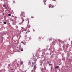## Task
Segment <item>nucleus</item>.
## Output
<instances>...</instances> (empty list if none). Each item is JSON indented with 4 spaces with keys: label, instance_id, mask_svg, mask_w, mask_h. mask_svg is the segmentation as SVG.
I'll list each match as a JSON object with an SVG mask.
<instances>
[{
    "label": "nucleus",
    "instance_id": "2",
    "mask_svg": "<svg viewBox=\"0 0 72 72\" xmlns=\"http://www.w3.org/2000/svg\"><path fill=\"white\" fill-rule=\"evenodd\" d=\"M25 14V13H24V12H21V17H25V15H24Z\"/></svg>",
    "mask_w": 72,
    "mask_h": 72
},
{
    "label": "nucleus",
    "instance_id": "11",
    "mask_svg": "<svg viewBox=\"0 0 72 72\" xmlns=\"http://www.w3.org/2000/svg\"><path fill=\"white\" fill-rule=\"evenodd\" d=\"M31 18H34V17H33V16H32Z\"/></svg>",
    "mask_w": 72,
    "mask_h": 72
},
{
    "label": "nucleus",
    "instance_id": "7",
    "mask_svg": "<svg viewBox=\"0 0 72 72\" xmlns=\"http://www.w3.org/2000/svg\"><path fill=\"white\" fill-rule=\"evenodd\" d=\"M46 1V0H44V3L45 4V3Z\"/></svg>",
    "mask_w": 72,
    "mask_h": 72
},
{
    "label": "nucleus",
    "instance_id": "16",
    "mask_svg": "<svg viewBox=\"0 0 72 72\" xmlns=\"http://www.w3.org/2000/svg\"><path fill=\"white\" fill-rule=\"evenodd\" d=\"M47 62L48 63H49V61H47Z\"/></svg>",
    "mask_w": 72,
    "mask_h": 72
},
{
    "label": "nucleus",
    "instance_id": "22",
    "mask_svg": "<svg viewBox=\"0 0 72 72\" xmlns=\"http://www.w3.org/2000/svg\"><path fill=\"white\" fill-rule=\"evenodd\" d=\"M23 72H26V71H25L24 72V71H22Z\"/></svg>",
    "mask_w": 72,
    "mask_h": 72
},
{
    "label": "nucleus",
    "instance_id": "8",
    "mask_svg": "<svg viewBox=\"0 0 72 72\" xmlns=\"http://www.w3.org/2000/svg\"><path fill=\"white\" fill-rule=\"evenodd\" d=\"M8 16H11V14H9L8 15Z\"/></svg>",
    "mask_w": 72,
    "mask_h": 72
},
{
    "label": "nucleus",
    "instance_id": "25",
    "mask_svg": "<svg viewBox=\"0 0 72 72\" xmlns=\"http://www.w3.org/2000/svg\"><path fill=\"white\" fill-rule=\"evenodd\" d=\"M27 33V32H26V33Z\"/></svg>",
    "mask_w": 72,
    "mask_h": 72
},
{
    "label": "nucleus",
    "instance_id": "21",
    "mask_svg": "<svg viewBox=\"0 0 72 72\" xmlns=\"http://www.w3.org/2000/svg\"><path fill=\"white\" fill-rule=\"evenodd\" d=\"M13 2H14V3H15V1H14Z\"/></svg>",
    "mask_w": 72,
    "mask_h": 72
},
{
    "label": "nucleus",
    "instance_id": "20",
    "mask_svg": "<svg viewBox=\"0 0 72 72\" xmlns=\"http://www.w3.org/2000/svg\"><path fill=\"white\" fill-rule=\"evenodd\" d=\"M48 64H49V65H51V64H49V63H48Z\"/></svg>",
    "mask_w": 72,
    "mask_h": 72
},
{
    "label": "nucleus",
    "instance_id": "15",
    "mask_svg": "<svg viewBox=\"0 0 72 72\" xmlns=\"http://www.w3.org/2000/svg\"><path fill=\"white\" fill-rule=\"evenodd\" d=\"M5 8L6 9H7V7L6 6H5Z\"/></svg>",
    "mask_w": 72,
    "mask_h": 72
},
{
    "label": "nucleus",
    "instance_id": "3",
    "mask_svg": "<svg viewBox=\"0 0 72 72\" xmlns=\"http://www.w3.org/2000/svg\"><path fill=\"white\" fill-rule=\"evenodd\" d=\"M53 5H50V6H49V8H53Z\"/></svg>",
    "mask_w": 72,
    "mask_h": 72
},
{
    "label": "nucleus",
    "instance_id": "9",
    "mask_svg": "<svg viewBox=\"0 0 72 72\" xmlns=\"http://www.w3.org/2000/svg\"><path fill=\"white\" fill-rule=\"evenodd\" d=\"M21 51H23V50L22 48V50H21Z\"/></svg>",
    "mask_w": 72,
    "mask_h": 72
},
{
    "label": "nucleus",
    "instance_id": "19",
    "mask_svg": "<svg viewBox=\"0 0 72 72\" xmlns=\"http://www.w3.org/2000/svg\"><path fill=\"white\" fill-rule=\"evenodd\" d=\"M11 70H12V71H13V69H11Z\"/></svg>",
    "mask_w": 72,
    "mask_h": 72
},
{
    "label": "nucleus",
    "instance_id": "12",
    "mask_svg": "<svg viewBox=\"0 0 72 72\" xmlns=\"http://www.w3.org/2000/svg\"><path fill=\"white\" fill-rule=\"evenodd\" d=\"M8 66H9V67H10V64H8Z\"/></svg>",
    "mask_w": 72,
    "mask_h": 72
},
{
    "label": "nucleus",
    "instance_id": "4",
    "mask_svg": "<svg viewBox=\"0 0 72 72\" xmlns=\"http://www.w3.org/2000/svg\"><path fill=\"white\" fill-rule=\"evenodd\" d=\"M22 22L23 23V22H24V19H22Z\"/></svg>",
    "mask_w": 72,
    "mask_h": 72
},
{
    "label": "nucleus",
    "instance_id": "14",
    "mask_svg": "<svg viewBox=\"0 0 72 72\" xmlns=\"http://www.w3.org/2000/svg\"><path fill=\"white\" fill-rule=\"evenodd\" d=\"M4 24H6V22H4Z\"/></svg>",
    "mask_w": 72,
    "mask_h": 72
},
{
    "label": "nucleus",
    "instance_id": "6",
    "mask_svg": "<svg viewBox=\"0 0 72 72\" xmlns=\"http://www.w3.org/2000/svg\"><path fill=\"white\" fill-rule=\"evenodd\" d=\"M59 66H57L55 67V68H57V69H58L59 68Z\"/></svg>",
    "mask_w": 72,
    "mask_h": 72
},
{
    "label": "nucleus",
    "instance_id": "23",
    "mask_svg": "<svg viewBox=\"0 0 72 72\" xmlns=\"http://www.w3.org/2000/svg\"><path fill=\"white\" fill-rule=\"evenodd\" d=\"M52 1H55V0H52Z\"/></svg>",
    "mask_w": 72,
    "mask_h": 72
},
{
    "label": "nucleus",
    "instance_id": "5",
    "mask_svg": "<svg viewBox=\"0 0 72 72\" xmlns=\"http://www.w3.org/2000/svg\"><path fill=\"white\" fill-rule=\"evenodd\" d=\"M23 62H22V61H21V64H23Z\"/></svg>",
    "mask_w": 72,
    "mask_h": 72
},
{
    "label": "nucleus",
    "instance_id": "24",
    "mask_svg": "<svg viewBox=\"0 0 72 72\" xmlns=\"http://www.w3.org/2000/svg\"><path fill=\"white\" fill-rule=\"evenodd\" d=\"M12 17H14V16H12Z\"/></svg>",
    "mask_w": 72,
    "mask_h": 72
},
{
    "label": "nucleus",
    "instance_id": "13",
    "mask_svg": "<svg viewBox=\"0 0 72 72\" xmlns=\"http://www.w3.org/2000/svg\"><path fill=\"white\" fill-rule=\"evenodd\" d=\"M3 7H5V4H4L3 5Z\"/></svg>",
    "mask_w": 72,
    "mask_h": 72
},
{
    "label": "nucleus",
    "instance_id": "18",
    "mask_svg": "<svg viewBox=\"0 0 72 72\" xmlns=\"http://www.w3.org/2000/svg\"><path fill=\"white\" fill-rule=\"evenodd\" d=\"M69 61H70V62H71V59H69Z\"/></svg>",
    "mask_w": 72,
    "mask_h": 72
},
{
    "label": "nucleus",
    "instance_id": "10",
    "mask_svg": "<svg viewBox=\"0 0 72 72\" xmlns=\"http://www.w3.org/2000/svg\"><path fill=\"white\" fill-rule=\"evenodd\" d=\"M51 40H52V39H49V41H51Z\"/></svg>",
    "mask_w": 72,
    "mask_h": 72
},
{
    "label": "nucleus",
    "instance_id": "17",
    "mask_svg": "<svg viewBox=\"0 0 72 72\" xmlns=\"http://www.w3.org/2000/svg\"><path fill=\"white\" fill-rule=\"evenodd\" d=\"M61 41V40H59V42H60Z\"/></svg>",
    "mask_w": 72,
    "mask_h": 72
},
{
    "label": "nucleus",
    "instance_id": "1",
    "mask_svg": "<svg viewBox=\"0 0 72 72\" xmlns=\"http://www.w3.org/2000/svg\"><path fill=\"white\" fill-rule=\"evenodd\" d=\"M32 64H33V65L34 66V69L35 70V71L36 70V63H33V62H32Z\"/></svg>",
    "mask_w": 72,
    "mask_h": 72
}]
</instances>
